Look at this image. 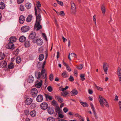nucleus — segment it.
<instances>
[{
    "label": "nucleus",
    "mask_w": 121,
    "mask_h": 121,
    "mask_svg": "<svg viewBox=\"0 0 121 121\" xmlns=\"http://www.w3.org/2000/svg\"><path fill=\"white\" fill-rule=\"evenodd\" d=\"M69 92L66 91H63V92L61 93V96H63L64 97H65L69 93Z\"/></svg>",
    "instance_id": "nucleus-25"
},
{
    "label": "nucleus",
    "mask_w": 121,
    "mask_h": 121,
    "mask_svg": "<svg viewBox=\"0 0 121 121\" xmlns=\"http://www.w3.org/2000/svg\"><path fill=\"white\" fill-rule=\"evenodd\" d=\"M17 39L16 37L14 36L11 37L9 39V42L10 43H13L16 41Z\"/></svg>",
    "instance_id": "nucleus-14"
},
{
    "label": "nucleus",
    "mask_w": 121,
    "mask_h": 121,
    "mask_svg": "<svg viewBox=\"0 0 121 121\" xmlns=\"http://www.w3.org/2000/svg\"><path fill=\"white\" fill-rule=\"evenodd\" d=\"M83 67V64H81L78 66L77 67V68L79 69H82Z\"/></svg>",
    "instance_id": "nucleus-48"
},
{
    "label": "nucleus",
    "mask_w": 121,
    "mask_h": 121,
    "mask_svg": "<svg viewBox=\"0 0 121 121\" xmlns=\"http://www.w3.org/2000/svg\"><path fill=\"white\" fill-rule=\"evenodd\" d=\"M29 30V27L28 26H24L22 27L21 30L22 32L25 33L28 31Z\"/></svg>",
    "instance_id": "nucleus-7"
},
{
    "label": "nucleus",
    "mask_w": 121,
    "mask_h": 121,
    "mask_svg": "<svg viewBox=\"0 0 121 121\" xmlns=\"http://www.w3.org/2000/svg\"><path fill=\"white\" fill-rule=\"evenodd\" d=\"M20 9L22 11H23L25 10V8L24 6L22 5L21 4L20 5Z\"/></svg>",
    "instance_id": "nucleus-41"
},
{
    "label": "nucleus",
    "mask_w": 121,
    "mask_h": 121,
    "mask_svg": "<svg viewBox=\"0 0 121 121\" xmlns=\"http://www.w3.org/2000/svg\"><path fill=\"white\" fill-rule=\"evenodd\" d=\"M48 106V104L46 102L43 103L40 105L41 108L43 110H45L47 109Z\"/></svg>",
    "instance_id": "nucleus-6"
},
{
    "label": "nucleus",
    "mask_w": 121,
    "mask_h": 121,
    "mask_svg": "<svg viewBox=\"0 0 121 121\" xmlns=\"http://www.w3.org/2000/svg\"><path fill=\"white\" fill-rule=\"evenodd\" d=\"M101 10L102 13L104 15L106 12L105 7L104 5L103 4L101 6Z\"/></svg>",
    "instance_id": "nucleus-18"
},
{
    "label": "nucleus",
    "mask_w": 121,
    "mask_h": 121,
    "mask_svg": "<svg viewBox=\"0 0 121 121\" xmlns=\"http://www.w3.org/2000/svg\"><path fill=\"white\" fill-rule=\"evenodd\" d=\"M69 80L71 82H72L74 80V78L72 76H70V77L69 78Z\"/></svg>",
    "instance_id": "nucleus-53"
},
{
    "label": "nucleus",
    "mask_w": 121,
    "mask_h": 121,
    "mask_svg": "<svg viewBox=\"0 0 121 121\" xmlns=\"http://www.w3.org/2000/svg\"><path fill=\"white\" fill-rule=\"evenodd\" d=\"M24 0H17V3L18 4H21L22 3Z\"/></svg>",
    "instance_id": "nucleus-55"
},
{
    "label": "nucleus",
    "mask_w": 121,
    "mask_h": 121,
    "mask_svg": "<svg viewBox=\"0 0 121 121\" xmlns=\"http://www.w3.org/2000/svg\"><path fill=\"white\" fill-rule=\"evenodd\" d=\"M43 97L42 95H38L36 98L37 101L38 102H41L43 100Z\"/></svg>",
    "instance_id": "nucleus-9"
},
{
    "label": "nucleus",
    "mask_w": 121,
    "mask_h": 121,
    "mask_svg": "<svg viewBox=\"0 0 121 121\" xmlns=\"http://www.w3.org/2000/svg\"><path fill=\"white\" fill-rule=\"evenodd\" d=\"M80 103L84 107H85L88 106V104H87L86 102H80Z\"/></svg>",
    "instance_id": "nucleus-34"
},
{
    "label": "nucleus",
    "mask_w": 121,
    "mask_h": 121,
    "mask_svg": "<svg viewBox=\"0 0 121 121\" xmlns=\"http://www.w3.org/2000/svg\"><path fill=\"white\" fill-rule=\"evenodd\" d=\"M35 10L36 20L35 25L34 29L36 30H38L42 28V25H40V22L42 20L41 16L39 14V17H38L37 10L36 7L35 8Z\"/></svg>",
    "instance_id": "nucleus-1"
},
{
    "label": "nucleus",
    "mask_w": 121,
    "mask_h": 121,
    "mask_svg": "<svg viewBox=\"0 0 121 121\" xmlns=\"http://www.w3.org/2000/svg\"><path fill=\"white\" fill-rule=\"evenodd\" d=\"M118 105L120 111L121 112V101H119L118 103Z\"/></svg>",
    "instance_id": "nucleus-52"
},
{
    "label": "nucleus",
    "mask_w": 121,
    "mask_h": 121,
    "mask_svg": "<svg viewBox=\"0 0 121 121\" xmlns=\"http://www.w3.org/2000/svg\"><path fill=\"white\" fill-rule=\"evenodd\" d=\"M24 45L26 47H29L30 45V41H26Z\"/></svg>",
    "instance_id": "nucleus-30"
},
{
    "label": "nucleus",
    "mask_w": 121,
    "mask_h": 121,
    "mask_svg": "<svg viewBox=\"0 0 121 121\" xmlns=\"http://www.w3.org/2000/svg\"><path fill=\"white\" fill-rule=\"evenodd\" d=\"M54 109L52 108H48V113L50 115L53 114L54 112Z\"/></svg>",
    "instance_id": "nucleus-16"
},
{
    "label": "nucleus",
    "mask_w": 121,
    "mask_h": 121,
    "mask_svg": "<svg viewBox=\"0 0 121 121\" xmlns=\"http://www.w3.org/2000/svg\"><path fill=\"white\" fill-rule=\"evenodd\" d=\"M96 88L98 90L100 91H102L103 90V89L102 88L100 87L99 86H96Z\"/></svg>",
    "instance_id": "nucleus-58"
},
{
    "label": "nucleus",
    "mask_w": 121,
    "mask_h": 121,
    "mask_svg": "<svg viewBox=\"0 0 121 121\" xmlns=\"http://www.w3.org/2000/svg\"><path fill=\"white\" fill-rule=\"evenodd\" d=\"M68 86H65V88H62L61 89V90L63 92L64 91L68 89Z\"/></svg>",
    "instance_id": "nucleus-62"
},
{
    "label": "nucleus",
    "mask_w": 121,
    "mask_h": 121,
    "mask_svg": "<svg viewBox=\"0 0 121 121\" xmlns=\"http://www.w3.org/2000/svg\"><path fill=\"white\" fill-rule=\"evenodd\" d=\"M24 113L26 115H28L29 114V111L28 110H25L24 111Z\"/></svg>",
    "instance_id": "nucleus-63"
},
{
    "label": "nucleus",
    "mask_w": 121,
    "mask_h": 121,
    "mask_svg": "<svg viewBox=\"0 0 121 121\" xmlns=\"http://www.w3.org/2000/svg\"><path fill=\"white\" fill-rule=\"evenodd\" d=\"M36 43L38 45H41L43 43V40L42 39H39L36 40Z\"/></svg>",
    "instance_id": "nucleus-20"
},
{
    "label": "nucleus",
    "mask_w": 121,
    "mask_h": 121,
    "mask_svg": "<svg viewBox=\"0 0 121 121\" xmlns=\"http://www.w3.org/2000/svg\"><path fill=\"white\" fill-rule=\"evenodd\" d=\"M26 7L28 9H30L31 6V4L30 3H28L26 4Z\"/></svg>",
    "instance_id": "nucleus-29"
},
{
    "label": "nucleus",
    "mask_w": 121,
    "mask_h": 121,
    "mask_svg": "<svg viewBox=\"0 0 121 121\" xmlns=\"http://www.w3.org/2000/svg\"><path fill=\"white\" fill-rule=\"evenodd\" d=\"M5 55L3 53L0 52V60L4 59V57Z\"/></svg>",
    "instance_id": "nucleus-39"
},
{
    "label": "nucleus",
    "mask_w": 121,
    "mask_h": 121,
    "mask_svg": "<svg viewBox=\"0 0 121 121\" xmlns=\"http://www.w3.org/2000/svg\"><path fill=\"white\" fill-rule=\"evenodd\" d=\"M43 49L42 47H41L39 49V51L40 53H42L43 51Z\"/></svg>",
    "instance_id": "nucleus-64"
},
{
    "label": "nucleus",
    "mask_w": 121,
    "mask_h": 121,
    "mask_svg": "<svg viewBox=\"0 0 121 121\" xmlns=\"http://www.w3.org/2000/svg\"><path fill=\"white\" fill-rule=\"evenodd\" d=\"M33 101V99L30 98H27L25 101L26 104L27 105H30Z\"/></svg>",
    "instance_id": "nucleus-12"
},
{
    "label": "nucleus",
    "mask_w": 121,
    "mask_h": 121,
    "mask_svg": "<svg viewBox=\"0 0 121 121\" xmlns=\"http://www.w3.org/2000/svg\"><path fill=\"white\" fill-rule=\"evenodd\" d=\"M66 67L67 70L68 71L70 72L71 71V69L70 68V67L68 65L66 66Z\"/></svg>",
    "instance_id": "nucleus-49"
},
{
    "label": "nucleus",
    "mask_w": 121,
    "mask_h": 121,
    "mask_svg": "<svg viewBox=\"0 0 121 121\" xmlns=\"http://www.w3.org/2000/svg\"><path fill=\"white\" fill-rule=\"evenodd\" d=\"M56 14L58 16L60 15L62 17H64L65 16V14L64 12L63 11H61L59 12H58L57 11H55Z\"/></svg>",
    "instance_id": "nucleus-15"
},
{
    "label": "nucleus",
    "mask_w": 121,
    "mask_h": 121,
    "mask_svg": "<svg viewBox=\"0 0 121 121\" xmlns=\"http://www.w3.org/2000/svg\"><path fill=\"white\" fill-rule=\"evenodd\" d=\"M47 89L48 91L50 92H51L52 91V87L51 86H48V87Z\"/></svg>",
    "instance_id": "nucleus-56"
},
{
    "label": "nucleus",
    "mask_w": 121,
    "mask_h": 121,
    "mask_svg": "<svg viewBox=\"0 0 121 121\" xmlns=\"http://www.w3.org/2000/svg\"><path fill=\"white\" fill-rule=\"evenodd\" d=\"M34 80L33 77H29L27 80L28 82L29 83H32Z\"/></svg>",
    "instance_id": "nucleus-28"
},
{
    "label": "nucleus",
    "mask_w": 121,
    "mask_h": 121,
    "mask_svg": "<svg viewBox=\"0 0 121 121\" xmlns=\"http://www.w3.org/2000/svg\"><path fill=\"white\" fill-rule=\"evenodd\" d=\"M5 8V5L4 3L3 2H0V9H3Z\"/></svg>",
    "instance_id": "nucleus-24"
},
{
    "label": "nucleus",
    "mask_w": 121,
    "mask_h": 121,
    "mask_svg": "<svg viewBox=\"0 0 121 121\" xmlns=\"http://www.w3.org/2000/svg\"><path fill=\"white\" fill-rule=\"evenodd\" d=\"M19 52V50L18 49H17L15 52V55H17L18 54Z\"/></svg>",
    "instance_id": "nucleus-61"
},
{
    "label": "nucleus",
    "mask_w": 121,
    "mask_h": 121,
    "mask_svg": "<svg viewBox=\"0 0 121 121\" xmlns=\"http://www.w3.org/2000/svg\"><path fill=\"white\" fill-rule=\"evenodd\" d=\"M35 77L37 79H39L40 78L41 76V73L39 72H38L35 74Z\"/></svg>",
    "instance_id": "nucleus-38"
},
{
    "label": "nucleus",
    "mask_w": 121,
    "mask_h": 121,
    "mask_svg": "<svg viewBox=\"0 0 121 121\" xmlns=\"http://www.w3.org/2000/svg\"><path fill=\"white\" fill-rule=\"evenodd\" d=\"M109 67V65L107 63H103V69L104 72L106 74L107 73Z\"/></svg>",
    "instance_id": "nucleus-5"
},
{
    "label": "nucleus",
    "mask_w": 121,
    "mask_h": 121,
    "mask_svg": "<svg viewBox=\"0 0 121 121\" xmlns=\"http://www.w3.org/2000/svg\"><path fill=\"white\" fill-rule=\"evenodd\" d=\"M44 56L43 54H41L40 55L39 58V61H41L42 60L44 59Z\"/></svg>",
    "instance_id": "nucleus-37"
},
{
    "label": "nucleus",
    "mask_w": 121,
    "mask_h": 121,
    "mask_svg": "<svg viewBox=\"0 0 121 121\" xmlns=\"http://www.w3.org/2000/svg\"><path fill=\"white\" fill-rule=\"evenodd\" d=\"M14 46L13 43L9 42L6 46V48L8 49H11Z\"/></svg>",
    "instance_id": "nucleus-11"
},
{
    "label": "nucleus",
    "mask_w": 121,
    "mask_h": 121,
    "mask_svg": "<svg viewBox=\"0 0 121 121\" xmlns=\"http://www.w3.org/2000/svg\"><path fill=\"white\" fill-rule=\"evenodd\" d=\"M46 64V61H44L43 62L42 65V69L41 71V75L42 77L43 78H46V79L47 74L46 73L45 75H44L45 73V70L44 69V65Z\"/></svg>",
    "instance_id": "nucleus-3"
},
{
    "label": "nucleus",
    "mask_w": 121,
    "mask_h": 121,
    "mask_svg": "<svg viewBox=\"0 0 121 121\" xmlns=\"http://www.w3.org/2000/svg\"><path fill=\"white\" fill-rule=\"evenodd\" d=\"M58 102L61 103L63 101V99L61 97H60L58 100Z\"/></svg>",
    "instance_id": "nucleus-50"
},
{
    "label": "nucleus",
    "mask_w": 121,
    "mask_h": 121,
    "mask_svg": "<svg viewBox=\"0 0 121 121\" xmlns=\"http://www.w3.org/2000/svg\"><path fill=\"white\" fill-rule=\"evenodd\" d=\"M31 107L32 108H35L36 106V104L35 103H32L31 105Z\"/></svg>",
    "instance_id": "nucleus-51"
},
{
    "label": "nucleus",
    "mask_w": 121,
    "mask_h": 121,
    "mask_svg": "<svg viewBox=\"0 0 121 121\" xmlns=\"http://www.w3.org/2000/svg\"><path fill=\"white\" fill-rule=\"evenodd\" d=\"M55 110L56 112L57 113H58V114L61 113L62 112V111L60 110V107L58 106H56L55 108Z\"/></svg>",
    "instance_id": "nucleus-17"
},
{
    "label": "nucleus",
    "mask_w": 121,
    "mask_h": 121,
    "mask_svg": "<svg viewBox=\"0 0 121 121\" xmlns=\"http://www.w3.org/2000/svg\"><path fill=\"white\" fill-rule=\"evenodd\" d=\"M90 106L91 108L92 109L93 112L95 117L97 119L98 118V117L96 114V112L95 109V108L92 103H91L90 104Z\"/></svg>",
    "instance_id": "nucleus-10"
},
{
    "label": "nucleus",
    "mask_w": 121,
    "mask_h": 121,
    "mask_svg": "<svg viewBox=\"0 0 121 121\" xmlns=\"http://www.w3.org/2000/svg\"><path fill=\"white\" fill-rule=\"evenodd\" d=\"M37 8H39L41 6V5L40 3V2L39 1H38L37 2Z\"/></svg>",
    "instance_id": "nucleus-54"
},
{
    "label": "nucleus",
    "mask_w": 121,
    "mask_h": 121,
    "mask_svg": "<svg viewBox=\"0 0 121 121\" xmlns=\"http://www.w3.org/2000/svg\"><path fill=\"white\" fill-rule=\"evenodd\" d=\"M53 74L51 73V74L49 75V78L50 80L51 81H52L53 79Z\"/></svg>",
    "instance_id": "nucleus-46"
},
{
    "label": "nucleus",
    "mask_w": 121,
    "mask_h": 121,
    "mask_svg": "<svg viewBox=\"0 0 121 121\" xmlns=\"http://www.w3.org/2000/svg\"><path fill=\"white\" fill-rule=\"evenodd\" d=\"M71 95L74 96L77 95L78 93L77 91L75 90L74 89L72 90L71 92Z\"/></svg>",
    "instance_id": "nucleus-21"
},
{
    "label": "nucleus",
    "mask_w": 121,
    "mask_h": 121,
    "mask_svg": "<svg viewBox=\"0 0 121 121\" xmlns=\"http://www.w3.org/2000/svg\"><path fill=\"white\" fill-rule=\"evenodd\" d=\"M117 73L118 76H121V69L120 67L118 68L117 70Z\"/></svg>",
    "instance_id": "nucleus-35"
},
{
    "label": "nucleus",
    "mask_w": 121,
    "mask_h": 121,
    "mask_svg": "<svg viewBox=\"0 0 121 121\" xmlns=\"http://www.w3.org/2000/svg\"><path fill=\"white\" fill-rule=\"evenodd\" d=\"M16 61L17 63L18 64L20 63L21 61V58L20 57H17L16 59Z\"/></svg>",
    "instance_id": "nucleus-33"
},
{
    "label": "nucleus",
    "mask_w": 121,
    "mask_h": 121,
    "mask_svg": "<svg viewBox=\"0 0 121 121\" xmlns=\"http://www.w3.org/2000/svg\"><path fill=\"white\" fill-rule=\"evenodd\" d=\"M57 2L58 4L61 6H63V4L62 2L58 1Z\"/></svg>",
    "instance_id": "nucleus-59"
},
{
    "label": "nucleus",
    "mask_w": 121,
    "mask_h": 121,
    "mask_svg": "<svg viewBox=\"0 0 121 121\" xmlns=\"http://www.w3.org/2000/svg\"><path fill=\"white\" fill-rule=\"evenodd\" d=\"M99 97L100 99L99 101L101 106L103 107H104V104L106 106L108 107L109 106L106 100L101 95H99Z\"/></svg>",
    "instance_id": "nucleus-2"
},
{
    "label": "nucleus",
    "mask_w": 121,
    "mask_h": 121,
    "mask_svg": "<svg viewBox=\"0 0 121 121\" xmlns=\"http://www.w3.org/2000/svg\"><path fill=\"white\" fill-rule=\"evenodd\" d=\"M61 75L64 78H66L68 77V74L66 73V72L65 71H64L63 72Z\"/></svg>",
    "instance_id": "nucleus-27"
},
{
    "label": "nucleus",
    "mask_w": 121,
    "mask_h": 121,
    "mask_svg": "<svg viewBox=\"0 0 121 121\" xmlns=\"http://www.w3.org/2000/svg\"><path fill=\"white\" fill-rule=\"evenodd\" d=\"M36 36V33L34 32H31L29 35V39H34Z\"/></svg>",
    "instance_id": "nucleus-8"
},
{
    "label": "nucleus",
    "mask_w": 121,
    "mask_h": 121,
    "mask_svg": "<svg viewBox=\"0 0 121 121\" xmlns=\"http://www.w3.org/2000/svg\"><path fill=\"white\" fill-rule=\"evenodd\" d=\"M25 19L24 17L22 15H21L19 17V23L21 24H22L24 22Z\"/></svg>",
    "instance_id": "nucleus-13"
},
{
    "label": "nucleus",
    "mask_w": 121,
    "mask_h": 121,
    "mask_svg": "<svg viewBox=\"0 0 121 121\" xmlns=\"http://www.w3.org/2000/svg\"><path fill=\"white\" fill-rule=\"evenodd\" d=\"M46 98H48V99L50 100H52V97L51 96H49L48 95H46Z\"/></svg>",
    "instance_id": "nucleus-47"
},
{
    "label": "nucleus",
    "mask_w": 121,
    "mask_h": 121,
    "mask_svg": "<svg viewBox=\"0 0 121 121\" xmlns=\"http://www.w3.org/2000/svg\"><path fill=\"white\" fill-rule=\"evenodd\" d=\"M8 68L10 69H12L14 67V65L12 62L10 63L8 65Z\"/></svg>",
    "instance_id": "nucleus-36"
},
{
    "label": "nucleus",
    "mask_w": 121,
    "mask_h": 121,
    "mask_svg": "<svg viewBox=\"0 0 121 121\" xmlns=\"http://www.w3.org/2000/svg\"><path fill=\"white\" fill-rule=\"evenodd\" d=\"M38 93V91L36 88H33L30 91V94L34 98L36 97Z\"/></svg>",
    "instance_id": "nucleus-4"
},
{
    "label": "nucleus",
    "mask_w": 121,
    "mask_h": 121,
    "mask_svg": "<svg viewBox=\"0 0 121 121\" xmlns=\"http://www.w3.org/2000/svg\"><path fill=\"white\" fill-rule=\"evenodd\" d=\"M71 12L72 13L75 14L76 12V9H71Z\"/></svg>",
    "instance_id": "nucleus-42"
},
{
    "label": "nucleus",
    "mask_w": 121,
    "mask_h": 121,
    "mask_svg": "<svg viewBox=\"0 0 121 121\" xmlns=\"http://www.w3.org/2000/svg\"><path fill=\"white\" fill-rule=\"evenodd\" d=\"M68 111V109L66 107L64 108L63 109V111L65 113L67 112Z\"/></svg>",
    "instance_id": "nucleus-60"
},
{
    "label": "nucleus",
    "mask_w": 121,
    "mask_h": 121,
    "mask_svg": "<svg viewBox=\"0 0 121 121\" xmlns=\"http://www.w3.org/2000/svg\"><path fill=\"white\" fill-rule=\"evenodd\" d=\"M47 120V121H54L55 119L53 117H50L48 118Z\"/></svg>",
    "instance_id": "nucleus-43"
},
{
    "label": "nucleus",
    "mask_w": 121,
    "mask_h": 121,
    "mask_svg": "<svg viewBox=\"0 0 121 121\" xmlns=\"http://www.w3.org/2000/svg\"><path fill=\"white\" fill-rule=\"evenodd\" d=\"M71 55L72 57H74V58L77 59V56L76 54L74 53H72Z\"/></svg>",
    "instance_id": "nucleus-45"
},
{
    "label": "nucleus",
    "mask_w": 121,
    "mask_h": 121,
    "mask_svg": "<svg viewBox=\"0 0 121 121\" xmlns=\"http://www.w3.org/2000/svg\"><path fill=\"white\" fill-rule=\"evenodd\" d=\"M36 111L35 110L32 111L30 112V115L32 117H35L36 115Z\"/></svg>",
    "instance_id": "nucleus-26"
},
{
    "label": "nucleus",
    "mask_w": 121,
    "mask_h": 121,
    "mask_svg": "<svg viewBox=\"0 0 121 121\" xmlns=\"http://www.w3.org/2000/svg\"><path fill=\"white\" fill-rule=\"evenodd\" d=\"M85 75L84 74H81L80 75V77L81 78V80L83 81L85 79Z\"/></svg>",
    "instance_id": "nucleus-44"
},
{
    "label": "nucleus",
    "mask_w": 121,
    "mask_h": 121,
    "mask_svg": "<svg viewBox=\"0 0 121 121\" xmlns=\"http://www.w3.org/2000/svg\"><path fill=\"white\" fill-rule=\"evenodd\" d=\"M26 40V38L24 36H21L19 39V41L20 42H23Z\"/></svg>",
    "instance_id": "nucleus-19"
},
{
    "label": "nucleus",
    "mask_w": 121,
    "mask_h": 121,
    "mask_svg": "<svg viewBox=\"0 0 121 121\" xmlns=\"http://www.w3.org/2000/svg\"><path fill=\"white\" fill-rule=\"evenodd\" d=\"M42 81L41 80L39 82L35 84V87L38 88H39L42 85Z\"/></svg>",
    "instance_id": "nucleus-22"
},
{
    "label": "nucleus",
    "mask_w": 121,
    "mask_h": 121,
    "mask_svg": "<svg viewBox=\"0 0 121 121\" xmlns=\"http://www.w3.org/2000/svg\"><path fill=\"white\" fill-rule=\"evenodd\" d=\"M42 35L44 39L46 41H48L46 35L44 33H42Z\"/></svg>",
    "instance_id": "nucleus-40"
},
{
    "label": "nucleus",
    "mask_w": 121,
    "mask_h": 121,
    "mask_svg": "<svg viewBox=\"0 0 121 121\" xmlns=\"http://www.w3.org/2000/svg\"><path fill=\"white\" fill-rule=\"evenodd\" d=\"M71 9H76V7L75 4L73 2L71 1Z\"/></svg>",
    "instance_id": "nucleus-32"
},
{
    "label": "nucleus",
    "mask_w": 121,
    "mask_h": 121,
    "mask_svg": "<svg viewBox=\"0 0 121 121\" xmlns=\"http://www.w3.org/2000/svg\"><path fill=\"white\" fill-rule=\"evenodd\" d=\"M1 66L2 67H5L7 65L6 62L5 61H4L2 62L0 64Z\"/></svg>",
    "instance_id": "nucleus-31"
},
{
    "label": "nucleus",
    "mask_w": 121,
    "mask_h": 121,
    "mask_svg": "<svg viewBox=\"0 0 121 121\" xmlns=\"http://www.w3.org/2000/svg\"><path fill=\"white\" fill-rule=\"evenodd\" d=\"M32 15H29L26 18V21L28 22H30L32 19Z\"/></svg>",
    "instance_id": "nucleus-23"
},
{
    "label": "nucleus",
    "mask_w": 121,
    "mask_h": 121,
    "mask_svg": "<svg viewBox=\"0 0 121 121\" xmlns=\"http://www.w3.org/2000/svg\"><path fill=\"white\" fill-rule=\"evenodd\" d=\"M37 9L38 12L39 13L38 15V17L39 16V14L41 15L40 14V13H41V9L39 8H38Z\"/></svg>",
    "instance_id": "nucleus-57"
}]
</instances>
